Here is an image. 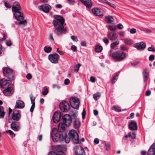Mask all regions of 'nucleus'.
<instances>
[{
	"label": "nucleus",
	"mask_w": 155,
	"mask_h": 155,
	"mask_svg": "<svg viewBox=\"0 0 155 155\" xmlns=\"http://www.w3.org/2000/svg\"><path fill=\"white\" fill-rule=\"evenodd\" d=\"M55 18L56 20L53 21L55 28L54 32L57 35H60L66 31L63 26L64 20L62 17L58 15H55Z\"/></svg>",
	"instance_id": "1"
},
{
	"label": "nucleus",
	"mask_w": 155,
	"mask_h": 155,
	"mask_svg": "<svg viewBox=\"0 0 155 155\" xmlns=\"http://www.w3.org/2000/svg\"><path fill=\"white\" fill-rule=\"evenodd\" d=\"M126 54L120 51H113L110 50L109 53V56L113 58L116 61H120L123 60L126 57Z\"/></svg>",
	"instance_id": "2"
},
{
	"label": "nucleus",
	"mask_w": 155,
	"mask_h": 155,
	"mask_svg": "<svg viewBox=\"0 0 155 155\" xmlns=\"http://www.w3.org/2000/svg\"><path fill=\"white\" fill-rule=\"evenodd\" d=\"M63 133H60L58 132L57 128H54L53 129L51 132V138L54 142H57L59 140L61 141V138Z\"/></svg>",
	"instance_id": "3"
},
{
	"label": "nucleus",
	"mask_w": 155,
	"mask_h": 155,
	"mask_svg": "<svg viewBox=\"0 0 155 155\" xmlns=\"http://www.w3.org/2000/svg\"><path fill=\"white\" fill-rule=\"evenodd\" d=\"M71 105L73 108L78 109L79 107L80 101L79 99L77 97H71L70 99Z\"/></svg>",
	"instance_id": "4"
},
{
	"label": "nucleus",
	"mask_w": 155,
	"mask_h": 155,
	"mask_svg": "<svg viewBox=\"0 0 155 155\" xmlns=\"http://www.w3.org/2000/svg\"><path fill=\"white\" fill-rule=\"evenodd\" d=\"M15 16L16 19L20 21L19 24L21 25H25L27 24L26 20L23 21V15L20 11L16 12H15Z\"/></svg>",
	"instance_id": "5"
},
{
	"label": "nucleus",
	"mask_w": 155,
	"mask_h": 155,
	"mask_svg": "<svg viewBox=\"0 0 155 155\" xmlns=\"http://www.w3.org/2000/svg\"><path fill=\"white\" fill-rule=\"evenodd\" d=\"M60 107L61 112H67L70 108V106L68 101H63L60 103Z\"/></svg>",
	"instance_id": "6"
},
{
	"label": "nucleus",
	"mask_w": 155,
	"mask_h": 155,
	"mask_svg": "<svg viewBox=\"0 0 155 155\" xmlns=\"http://www.w3.org/2000/svg\"><path fill=\"white\" fill-rule=\"evenodd\" d=\"M69 136L71 137L72 140L76 144L79 142V137L77 132L74 130H71L70 131Z\"/></svg>",
	"instance_id": "7"
},
{
	"label": "nucleus",
	"mask_w": 155,
	"mask_h": 155,
	"mask_svg": "<svg viewBox=\"0 0 155 155\" xmlns=\"http://www.w3.org/2000/svg\"><path fill=\"white\" fill-rule=\"evenodd\" d=\"M3 72L4 75L11 80L13 79L14 74L12 70L8 67L3 68Z\"/></svg>",
	"instance_id": "8"
},
{
	"label": "nucleus",
	"mask_w": 155,
	"mask_h": 155,
	"mask_svg": "<svg viewBox=\"0 0 155 155\" xmlns=\"http://www.w3.org/2000/svg\"><path fill=\"white\" fill-rule=\"evenodd\" d=\"M59 58V55L56 53L50 54L48 56L49 60L51 63L54 64L58 63Z\"/></svg>",
	"instance_id": "9"
},
{
	"label": "nucleus",
	"mask_w": 155,
	"mask_h": 155,
	"mask_svg": "<svg viewBox=\"0 0 155 155\" xmlns=\"http://www.w3.org/2000/svg\"><path fill=\"white\" fill-rule=\"evenodd\" d=\"M63 122L66 126H69L71 122V119L70 116L69 114L64 115L62 117Z\"/></svg>",
	"instance_id": "10"
},
{
	"label": "nucleus",
	"mask_w": 155,
	"mask_h": 155,
	"mask_svg": "<svg viewBox=\"0 0 155 155\" xmlns=\"http://www.w3.org/2000/svg\"><path fill=\"white\" fill-rule=\"evenodd\" d=\"M61 116V113L60 111L55 112L53 116L52 120L54 123H57L59 121Z\"/></svg>",
	"instance_id": "11"
},
{
	"label": "nucleus",
	"mask_w": 155,
	"mask_h": 155,
	"mask_svg": "<svg viewBox=\"0 0 155 155\" xmlns=\"http://www.w3.org/2000/svg\"><path fill=\"white\" fill-rule=\"evenodd\" d=\"M11 79L9 80L3 79L0 81V85L3 88H6L12 83Z\"/></svg>",
	"instance_id": "12"
},
{
	"label": "nucleus",
	"mask_w": 155,
	"mask_h": 155,
	"mask_svg": "<svg viewBox=\"0 0 155 155\" xmlns=\"http://www.w3.org/2000/svg\"><path fill=\"white\" fill-rule=\"evenodd\" d=\"M14 90L12 87H9L5 88L3 91V93L6 96H10L13 94Z\"/></svg>",
	"instance_id": "13"
},
{
	"label": "nucleus",
	"mask_w": 155,
	"mask_h": 155,
	"mask_svg": "<svg viewBox=\"0 0 155 155\" xmlns=\"http://www.w3.org/2000/svg\"><path fill=\"white\" fill-rule=\"evenodd\" d=\"M92 12L96 16L102 17L104 15V13L101 11L100 9L94 8L92 9Z\"/></svg>",
	"instance_id": "14"
},
{
	"label": "nucleus",
	"mask_w": 155,
	"mask_h": 155,
	"mask_svg": "<svg viewBox=\"0 0 155 155\" xmlns=\"http://www.w3.org/2000/svg\"><path fill=\"white\" fill-rule=\"evenodd\" d=\"M20 124L19 122L14 121L11 124V128L15 131H18L20 129Z\"/></svg>",
	"instance_id": "15"
},
{
	"label": "nucleus",
	"mask_w": 155,
	"mask_h": 155,
	"mask_svg": "<svg viewBox=\"0 0 155 155\" xmlns=\"http://www.w3.org/2000/svg\"><path fill=\"white\" fill-rule=\"evenodd\" d=\"M127 137H129L130 140L133 142L135 141L134 140L136 138V134L135 132H131L129 133L128 135H126L123 137V139L125 140Z\"/></svg>",
	"instance_id": "16"
},
{
	"label": "nucleus",
	"mask_w": 155,
	"mask_h": 155,
	"mask_svg": "<svg viewBox=\"0 0 155 155\" xmlns=\"http://www.w3.org/2000/svg\"><path fill=\"white\" fill-rule=\"evenodd\" d=\"M149 69L147 68H146L143 72V80L144 82H145L149 76Z\"/></svg>",
	"instance_id": "17"
},
{
	"label": "nucleus",
	"mask_w": 155,
	"mask_h": 155,
	"mask_svg": "<svg viewBox=\"0 0 155 155\" xmlns=\"http://www.w3.org/2000/svg\"><path fill=\"white\" fill-rule=\"evenodd\" d=\"M21 116V114L18 111L14 110L12 114V118L14 120L18 121L20 119Z\"/></svg>",
	"instance_id": "18"
},
{
	"label": "nucleus",
	"mask_w": 155,
	"mask_h": 155,
	"mask_svg": "<svg viewBox=\"0 0 155 155\" xmlns=\"http://www.w3.org/2000/svg\"><path fill=\"white\" fill-rule=\"evenodd\" d=\"M108 38L111 41L116 40L118 38V35L115 33L108 32L107 35Z\"/></svg>",
	"instance_id": "19"
},
{
	"label": "nucleus",
	"mask_w": 155,
	"mask_h": 155,
	"mask_svg": "<svg viewBox=\"0 0 155 155\" xmlns=\"http://www.w3.org/2000/svg\"><path fill=\"white\" fill-rule=\"evenodd\" d=\"M146 47V44L143 42L136 43V49L138 50H143Z\"/></svg>",
	"instance_id": "20"
},
{
	"label": "nucleus",
	"mask_w": 155,
	"mask_h": 155,
	"mask_svg": "<svg viewBox=\"0 0 155 155\" xmlns=\"http://www.w3.org/2000/svg\"><path fill=\"white\" fill-rule=\"evenodd\" d=\"M40 9H42L43 11L45 12H48L49 10L51 9V6L48 4H44L39 7Z\"/></svg>",
	"instance_id": "21"
},
{
	"label": "nucleus",
	"mask_w": 155,
	"mask_h": 155,
	"mask_svg": "<svg viewBox=\"0 0 155 155\" xmlns=\"http://www.w3.org/2000/svg\"><path fill=\"white\" fill-rule=\"evenodd\" d=\"M21 9V7L19 4L18 2H15L13 3V5L12 8V11L15 12L19 11Z\"/></svg>",
	"instance_id": "22"
},
{
	"label": "nucleus",
	"mask_w": 155,
	"mask_h": 155,
	"mask_svg": "<svg viewBox=\"0 0 155 155\" xmlns=\"http://www.w3.org/2000/svg\"><path fill=\"white\" fill-rule=\"evenodd\" d=\"M25 107V104L24 102L20 100H17L16 101L15 107L17 108L22 109Z\"/></svg>",
	"instance_id": "23"
},
{
	"label": "nucleus",
	"mask_w": 155,
	"mask_h": 155,
	"mask_svg": "<svg viewBox=\"0 0 155 155\" xmlns=\"http://www.w3.org/2000/svg\"><path fill=\"white\" fill-rule=\"evenodd\" d=\"M155 155V143H153L148 150L147 155Z\"/></svg>",
	"instance_id": "24"
},
{
	"label": "nucleus",
	"mask_w": 155,
	"mask_h": 155,
	"mask_svg": "<svg viewBox=\"0 0 155 155\" xmlns=\"http://www.w3.org/2000/svg\"><path fill=\"white\" fill-rule=\"evenodd\" d=\"M81 2L88 8H91L92 6L91 0H81Z\"/></svg>",
	"instance_id": "25"
},
{
	"label": "nucleus",
	"mask_w": 155,
	"mask_h": 155,
	"mask_svg": "<svg viewBox=\"0 0 155 155\" xmlns=\"http://www.w3.org/2000/svg\"><path fill=\"white\" fill-rule=\"evenodd\" d=\"M76 155H85V153L84 148L81 146L78 147L76 151Z\"/></svg>",
	"instance_id": "26"
},
{
	"label": "nucleus",
	"mask_w": 155,
	"mask_h": 155,
	"mask_svg": "<svg viewBox=\"0 0 155 155\" xmlns=\"http://www.w3.org/2000/svg\"><path fill=\"white\" fill-rule=\"evenodd\" d=\"M70 138L68 136L64 133H63L62 138H61V141H64L66 143H68L70 142Z\"/></svg>",
	"instance_id": "27"
},
{
	"label": "nucleus",
	"mask_w": 155,
	"mask_h": 155,
	"mask_svg": "<svg viewBox=\"0 0 155 155\" xmlns=\"http://www.w3.org/2000/svg\"><path fill=\"white\" fill-rule=\"evenodd\" d=\"M124 42L127 45L132 46L134 42L129 38H127L124 40Z\"/></svg>",
	"instance_id": "28"
},
{
	"label": "nucleus",
	"mask_w": 155,
	"mask_h": 155,
	"mask_svg": "<svg viewBox=\"0 0 155 155\" xmlns=\"http://www.w3.org/2000/svg\"><path fill=\"white\" fill-rule=\"evenodd\" d=\"M65 125L63 123H60L58 126V131L60 132H62L64 131L65 128Z\"/></svg>",
	"instance_id": "29"
},
{
	"label": "nucleus",
	"mask_w": 155,
	"mask_h": 155,
	"mask_svg": "<svg viewBox=\"0 0 155 155\" xmlns=\"http://www.w3.org/2000/svg\"><path fill=\"white\" fill-rule=\"evenodd\" d=\"M130 129L131 130H136V122L135 121L131 122L129 125Z\"/></svg>",
	"instance_id": "30"
},
{
	"label": "nucleus",
	"mask_w": 155,
	"mask_h": 155,
	"mask_svg": "<svg viewBox=\"0 0 155 155\" xmlns=\"http://www.w3.org/2000/svg\"><path fill=\"white\" fill-rule=\"evenodd\" d=\"M105 21L107 23H110L114 21V19L112 16H108L105 17Z\"/></svg>",
	"instance_id": "31"
},
{
	"label": "nucleus",
	"mask_w": 155,
	"mask_h": 155,
	"mask_svg": "<svg viewBox=\"0 0 155 155\" xmlns=\"http://www.w3.org/2000/svg\"><path fill=\"white\" fill-rule=\"evenodd\" d=\"M48 155H66L65 153L62 151H58L56 154L53 151L50 152Z\"/></svg>",
	"instance_id": "32"
},
{
	"label": "nucleus",
	"mask_w": 155,
	"mask_h": 155,
	"mask_svg": "<svg viewBox=\"0 0 155 155\" xmlns=\"http://www.w3.org/2000/svg\"><path fill=\"white\" fill-rule=\"evenodd\" d=\"M81 123L79 120L75 119L73 123L74 127L75 128H79L80 126Z\"/></svg>",
	"instance_id": "33"
},
{
	"label": "nucleus",
	"mask_w": 155,
	"mask_h": 155,
	"mask_svg": "<svg viewBox=\"0 0 155 155\" xmlns=\"http://www.w3.org/2000/svg\"><path fill=\"white\" fill-rule=\"evenodd\" d=\"M119 44V41H116L114 42H113L111 44L110 47L111 48L113 49L116 47L117 45Z\"/></svg>",
	"instance_id": "34"
},
{
	"label": "nucleus",
	"mask_w": 155,
	"mask_h": 155,
	"mask_svg": "<svg viewBox=\"0 0 155 155\" xmlns=\"http://www.w3.org/2000/svg\"><path fill=\"white\" fill-rule=\"evenodd\" d=\"M5 114V112L4 111L3 107L2 106H0V117L3 118L4 117Z\"/></svg>",
	"instance_id": "35"
},
{
	"label": "nucleus",
	"mask_w": 155,
	"mask_h": 155,
	"mask_svg": "<svg viewBox=\"0 0 155 155\" xmlns=\"http://www.w3.org/2000/svg\"><path fill=\"white\" fill-rule=\"evenodd\" d=\"M119 73L120 72H118L113 77L111 81V83L112 84H114L117 81Z\"/></svg>",
	"instance_id": "36"
},
{
	"label": "nucleus",
	"mask_w": 155,
	"mask_h": 155,
	"mask_svg": "<svg viewBox=\"0 0 155 155\" xmlns=\"http://www.w3.org/2000/svg\"><path fill=\"white\" fill-rule=\"evenodd\" d=\"M45 52L47 53H50L52 50V48L51 47L45 46L44 48Z\"/></svg>",
	"instance_id": "37"
},
{
	"label": "nucleus",
	"mask_w": 155,
	"mask_h": 155,
	"mask_svg": "<svg viewBox=\"0 0 155 155\" xmlns=\"http://www.w3.org/2000/svg\"><path fill=\"white\" fill-rule=\"evenodd\" d=\"M111 109L113 110H114L116 112H120L121 111V109L119 107L117 106H113Z\"/></svg>",
	"instance_id": "38"
},
{
	"label": "nucleus",
	"mask_w": 155,
	"mask_h": 155,
	"mask_svg": "<svg viewBox=\"0 0 155 155\" xmlns=\"http://www.w3.org/2000/svg\"><path fill=\"white\" fill-rule=\"evenodd\" d=\"M103 49L102 46L101 45H97L95 48V51L97 52H101Z\"/></svg>",
	"instance_id": "39"
},
{
	"label": "nucleus",
	"mask_w": 155,
	"mask_h": 155,
	"mask_svg": "<svg viewBox=\"0 0 155 155\" xmlns=\"http://www.w3.org/2000/svg\"><path fill=\"white\" fill-rule=\"evenodd\" d=\"M100 97V94L99 92L95 93L93 95V98L96 101L97 100L98 98Z\"/></svg>",
	"instance_id": "40"
},
{
	"label": "nucleus",
	"mask_w": 155,
	"mask_h": 155,
	"mask_svg": "<svg viewBox=\"0 0 155 155\" xmlns=\"http://www.w3.org/2000/svg\"><path fill=\"white\" fill-rule=\"evenodd\" d=\"M120 49L122 50L126 51H127L128 49V48L124 45H121L120 46Z\"/></svg>",
	"instance_id": "41"
},
{
	"label": "nucleus",
	"mask_w": 155,
	"mask_h": 155,
	"mask_svg": "<svg viewBox=\"0 0 155 155\" xmlns=\"http://www.w3.org/2000/svg\"><path fill=\"white\" fill-rule=\"evenodd\" d=\"M77 113L78 112L76 110H75L74 111L71 112V115L73 117L75 118L78 115Z\"/></svg>",
	"instance_id": "42"
},
{
	"label": "nucleus",
	"mask_w": 155,
	"mask_h": 155,
	"mask_svg": "<svg viewBox=\"0 0 155 155\" xmlns=\"http://www.w3.org/2000/svg\"><path fill=\"white\" fill-rule=\"evenodd\" d=\"M4 4L6 7L10 8L11 5L7 1V0H4Z\"/></svg>",
	"instance_id": "43"
},
{
	"label": "nucleus",
	"mask_w": 155,
	"mask_h": 155,
	"mask_svg": "<svg viewBox=\"0 0 155 155\" xmlns=\"http://www.w3.org/2000/svg\"><path fill=\"white\" fill-rule=\"evenodd\" d=\"M109 29L111 31H114L116 29V27L114 25H110L109 26Z\"/></svg>",
	"instance_id": "44"
},
{
	"label": "nucleus",
	"mask_w": 155,
	"mask_h": 155,
	"mask_svg": "<svg viewBox=\"0 0 155 155\" xmlns=\"http://www.w3.org/2000/svg\"><path fill=\"white\" fill-rule=\"evenodd\" d=\"M30 98L31 103L33 104L34 103H35L34 101L35 100V97L33 96V95L32 94H30Z\"/></svg>",
	"instance_id": "45"
},
{
	"label": "nucleus",
	"mask_w": 155,
	"mask_h": 155,
	"mask_svg": "<svg viewBox=\"0 0 155 155\" xmlns=\"http://www.w3.org/2000/svg\"><path fill=\"white\" fill-rule=\"evenodd\" d=\"M104 147L106 150H108L110 148V144L109 142L106 143L105 144Z\"/></svg>",
	"instance_id": "46"
},
{
	"label": "nucleus",
	"mask_w": 155,
	"mask_h": 155,
	"mask_svg": "<svg viewBox=\"0 0 155 155\" xmlns=\"http://www.w3.org/2000/svg\"><path fill=\"white\" fill-rule=\"evenodd\" d=\"M43 89L44 91L42 92V94L43 95H46L47 94L48 92V91L47 88L45 87H44Z\"/></svg>",
	"instance_id": "47"
},
{
	"label": "nucleus",
	"mask_w": 155,
	"mask_h": 155,
	"mask_svg": "<svg viewBox=\"0 0 155 155\" xmlns=\"http://www.w3.org/2000/svg\"><path fill=\"white\" fill-rule=\"evenodd\" d=\"M71 49L74 51H77V48L74 45H72L71 46Z\"/></svg>",
	"instance_id": "48"
},
{
	"label": "nucleus",
	"mask_w": 155,
	"mask_h": 155,
	"mask_svg": "<svg viewBox=\"0 0 155 155\" xmlns=\"http://www.w3.org/2000/svg\"><path fill=\"white\" fill-rule=\"evenodd\" d=\"M103 41L106 45L108 44L109 42L108 39L106 37H104L103 38Z\"/></svg>",
	"instance_id": "49"
},
{
	"label": "nucleus",
	"mask_w": 155,
	"mask_h": 155,
	"mask_svg": "<svg viewBox=\"0 0 155 155\" xmlns=\"http://www.w3.org/2000/svg\"><path fill=\"white\" fill-rule=\"evenodd\" d=\"M67 2L70 5H73L74 3V0H66Z\"/></svg>",
	"instance_id": "50"
},
{
	"label": "nucleus",
	"mask_w": 155,
	"mask_h": 155,
	"mask_svg": "<svg viewBox=\"0 0 155 155\" xmlns=\"http://www.w3.org/2000/svg\"><path fill=\"white\" fill-rule=\"evenodd\" d=\"M7 132L9 134L12 136V137H13L15 136V135L13 131L11 130H8L7 131Z\"/></svg>",
	"instance_id": "51"
},
{
	"label": "nucleus",
	"mask_w": 155,
	"mask_h": 155,
	"mask_svg": "<svg viewBox=\"0 0 155 155\" xmlns=\"http://www.w3.org/2000/svg\"><path fill=\"white\" fill-rule=\"evenodd\" d=\"M32 104V105H31V108L30 109V111L31 112H33L34 111V108L35 107V103H34Z\"/></svg>",
	"instance_id": "52"
},
{
	"label": "nucleus",
	"mask_w": 155,
	"mask_h": 155,
	"mask_svg": "<svg viewBox=\"0 0 155 155\" xmlns=\"http://www.w3.org/2000/svg\"><path fill=\"white\" fill-rule=\"evenodd\" d=\"M71 39L74 41L77 42L78 40L77 37L74 36H71Z\"/></svg>",
	"instance_id": "53"
},
{
	"label": "nucleus",
	"mask_w": 155,
	"mask_h": 155,
	"mask_svg": "<svg viewBox=\"0 0 155 155\" xmlns=\"http://www.w3.org/2000/svg\"><path fill=\"white\" fill-rule=\"evenodd\" d=\"M3 37L0 39V41H3L5 40L7 38V36L6 34L4 33L3 34Z\"/></svg>",
	"instance_id": "54"
},
{
	"label": "nucleus",
	"mask_w": 155,
	"mask_h": 155,
	"mask_svg": "<svg viewBox=\"0 0 155 155\" xmlns=\"http://www.w3.org/2000/svg\"><path fill=\"white\" fill-rule=\"evenodd\" d=\"M154 59V56L153 54L150 55L149 58V60L150 61H153Z\"/></svg>",
	"instance_id": "55"
},
{
	"label": "nucleus",
	"mask_w": 155,
	"mask_h": 155,
	"mask_svg": "<svg viewBox=\"0 0 155 155\" xmlns=\"http://www.w3.org/2000/svg\"><path fill=\"white\" fill-rule=\"evenodd\" d=\"M106 4L110 6L111 7H113V8H115L116 7V6L114 5L112 3H110V2L108 1L107 2Z\"/></svg>",
	"instance_id": "56"
},
{
	"label": "nucleus",
	"mask_w": 155,
	"mask_h": 155,
	"mask_svg": "<svg viewBox=\"0 0 155 155\" xmlns=\"http://www.w3.org/2000/svg\"><path fill=\"white\" fill-rule=\"evenodd\" d=\"M6 45L8 46H10L11 45L12 43L11 41L10 40H7L6 41Z\"/></svg>",
	"instance_id": "57"
},
{
	"label": "nucleus",
	"mask_w": 155,
	"mask_h": 155,
	"mask_svg": "<svg viewBox=\"0 0 155 155\" xmlns=\"http://www.w3.org/2000/svg\"><path fill=\"white\" fill-rule=\"evenodd\" d=\"M86 114V112L85 109H83V112L82 113V117L83 119H84L85 117Z\"/></svg>",
	"instance_id": "58"
},
{
	"label": "nucleus",
	"mask_w": 155,
	"mask_h": 155,
	"mask_svg": "<svg viewBox=\"0 0 155 155\" xmlns=\"http://www.w3.org/2000/svg\"><path fill=\"white\" fill-rule=\"evenodd\" d=\"M81 66V64H78L75 66V68L76 70L78 71L79 69V68Z\"/></svg>",
	"instance_id": "59"
},
{
	"label": "nucleus",
	"mask_w": 155,
	"mask_h": 155,
	"mask_svg": "<svg viewBox=\"0 0 155 155\" xmlns=\"http://www.w3.org/2000/svg\"><path fill=\"white\" fill-rule=\"evenodd\" d=\"M148 50L150 51H155V49L152 47H149L148 48Z\"/></svg>",
	"instance_id": "60"
},
{
	"label": "nucleus",
	"mask_w": 155,
	"mask_h": 155,
	"mask_svg": "<svg viewBox=\"0 0 155 155\" xmlns=\"http://www.w3.org/2000/svg\"><path fill=\"white\" fill-rule=\"evenodd\" d=\"M70 82V80L68 79H66L64 81V83L65 85H68Z\"/></svg>",
	"instance_id": "61"
},
{
	"label": "nucleus",
	"mask_w": 155,
	"mask_h": 155,
	"mask_svg": "<svg viewBox=\"0 0 155 155\" xmlns=\"http://www.w3.org/2000/svg\"><path fill=\"white\" fill-rule=\"evenodd\" d=\"M134 113H132L130 114V116H129V117H127V119H129L132 118H133L134 117Z\"/></svg>",
	"instance_id": "62"
},
{
	"label": "nucleus",
	"mask_w": 155,
	"mask_h": 155,
	"mask_svg": "<svg viewBox=\"0 0 155 155\" xmlns=\"http://www.w3.org/2000/svg\"><path fill=\"white\" fill-rule=\"evenodd\" d=\"M26 77L28 79L30 80L32 76L31 74L28 73L27 74Z\"/></svg>",
	"instance_id": "63"
},
{
	"label": "nucleus",
	"mask_w": 155,
	"mask_h": 155,
	"mask_svg": "<svg viewBox=\"0 0 155 155\" xmlns=\"http://www.w3.org/2000/svg\"><path fill=\"white\" fill-rule=\"evenodd\" d=\"M91 81L93 82H94L95 81V79L93 76H91L90 78Z\"/></svg>",
	"instance_id": "64"
}]
</instances>
